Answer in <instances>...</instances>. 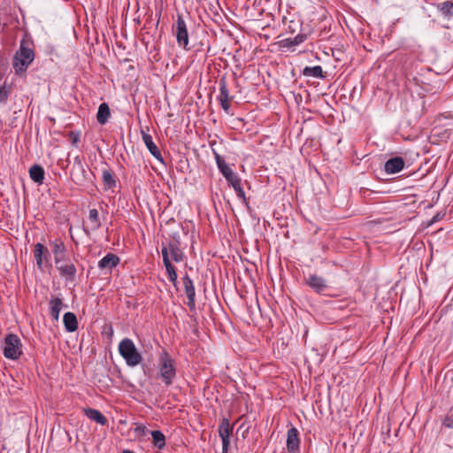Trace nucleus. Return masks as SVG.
Wrapping results in <instances>:
<instances>
[{
  "label": "nucleus",
  "instance_id": "obj_1",
  "mask_svg": "<svg viewBox=\"0 0 453 453\" xmlns=\"http://www.w3.org/2000/svg\"><path fill=\"white\" fill-rule=\"evenodd\" d=\"M163 263L168 275V280L176 286L177 284V273L175 267L172 264V260L175 263H180L184 258V253L180 248L179 242H168L162 244L161 249Z\"/></svg>",
  "mask_w": 453,
  "mask_h": 453
},
{
  "label": "nucleus",
  "instance_id": "obj_2",
  "mask_svg": "<svg viewBox=\"0 0 453 453\" xmlns=\"http://www.w3.org/2000/svg\"><path fill=\"white\" fill-rule=\"evenodd\" d=\"M29 45L27 40L22 39L19 49L13 58L12 65L17 74L25 73L35 59L34 50Z\"/></svg>",
  "mask_w": 453,
  "mask_h": 453
},
{
  "label": "nucleus",
  "instance_id": "obj_3",
  "mask_svg": "<svg viewBox=\"0 0 453 453\" xmlns=\"http://www.w3.org/2000/svg\"><path fill=\"white\" fill-rule=\"evenodd\" d=\"M158 370L160 377L165 385H172L173 379L176 376L175 363L170 354L165 350H164L160 355Z\"/></svg>",
  "mask_w": 453,
  "mask_h": 453
},
{
  "label": "nucleus",
  "instance_id": "obj_4",
  "mask_svg": "<svg viewBox=\"0 0 453 453\" xmlns=\"http://www.w3.org/2000/svg\"><path fill=\"white\" fill-rule=\"evenodd\" d=\"M119 352L129 366L138 365L142 360V355L129 338H125L119 342Z\"/></svg>",
  "mask_w": 453,
  "mask_h": 453
},
{
  "label": "nucleus",
  "instance_id": "obj_5",
  "mask_svg": "<svg viewBox=\"0 0 453 453\" xmlns=\"http://www.w3.org/2000/svg\"><path fill=\"white\" fill-rule=\"evenodd\" d=\"M3 353L8 359L17 360L22 355V343L17 334H6Z\"/></svg>",
  "mask_w": 453,
  "mask_h": 453
},
{
  "label": "nucleus",
  "instance_id": "obj_6",
  "mask_svg": "<svg viewBox=\"0 0 453 453\" xmlns=\"http://www.w3.org/2000/svg\"><path fill=\"white\" fill-rule=\"evenodd\" d=\"M54 261L60 276L64 278L65 281L73 282L76 277L77 268L75 265L70 261L67 254L58 257V260Z\"/></svg>",
  "mask_w": 453,
  "mask_h": 453
},
{
  "label": "nucleus",
  "instance_id": "obj_7",
  "mask_svg": "<svg viewBox=\"0 0 453 453\" xmlns=\"http://www.w3.org/2000/svg\"><path fill=\"white\" fill-rule=\"evenodd\" d=\"M34 257L36 266L40 271H44L45 268H51L50 253L49 249L43 244L38 242L34 246Z\"/></svg>",
  "mask_w": 453,
  "mask_h": 453
},
{
  "label": "nucleus",
  "instance_id": "obj_8",
  "mask_svg": "<svg viewBox=\"0 0 453 453\" xmlns=\"http://www.w3.org/2000/svg\"><path fill=\"white\" fill-rule=\"evenodd\" d=\"M70 178L76 185L80 186H84L88 180L85 165L79 156L73 160V165L70 171Z\"/></svg>",
  "mask_w": 453,
  "mask_h": 453
},
{
  "label": "nucleus",
  "instance_id": "obj_9",
  "mask_svg": "<svg viewBox=\"0 0 453 453\" xmlns=\"http://www.w3.org/2000/svg\"><path fill=\"white\" fill-rule=\"evenodd\" d=\"M234 424H230L229 419L223 418L219 426V435L222 441V453H227L230 446V437L233 434Z\"/></svg>",
  "mask_w": 453,
  "mask_h": 453
},
{
  "label": "nucleus",
  "instance_id": "obj_10",
  "mask_svg": "<svg viewBox=\"0 0 453 453\" xmlns=\"http://www.w3.org/2000/svg\"><path fill=\"white\" fill-rule=\"evenodd\" d=\"M176 41L180 47L188 50V33L186 22L182 16L178 15L176 24L173 27Z\"/></svg>",
  "mask_w": 453,
  "mask_h": 453
},
{
  "label": "nucleus",
  "instance_id": "obj_11",
  "mask_svg": "<svg viewBox=\"0 0 453 453\" xmlns=\"http://www.w3.org/2000/svg\"><path fill=\"white\" fill-rule=\"evenodd\" d=\"M219 95L218 96V100L221 108L226 112H229L230 110V102L233 100V96H230L229 89L227 87L226 78L225 76L221 77L219 81Z\"/></svg>",
  "mask_w": 453,
  "mask_h": 453
},
{
  "label": "nucleus",
  "instance_id": "obj_12",
  "mask_svg": "<svg viewBox=\"0 0 453 453\" xmlns=\"http://www.w3.org/2000/svg\"><path fill=\"white\" fill-rule=\"evenodd\" d=\"M305 283L315 293L319 295L325 294V292L329 288L326 279L317 274H310L309 277L305 279Z\"/></svg>",
  "mask_w": 453,
  "mask_h": 453
},
{
  "label": "nucleus",
  "instance_id": "obj_13",
  "mask_svg": "<svg viewBox=\"0 0 453 453\" xmlns=\"http://www.w3.org/2000/svg\"><path fill=\"white\" fill-rule=\"evenodd\" d=\"M184 291L188 298L187 305L190 311L196 310V290L193 280L186 273L182 278Z\"/></svg>",
  "mask_w": 453,
  "mask_h": 453
},
{
  "label": "nucleus",
  "instance_id": "obj_14",
  "mask_svg": "<svg viewBox=\"0 0 453 453\" xmlns=\"http://www.w3.org/2000/svg\"><path fill=\"white\" fill-rule=\"evenodd\" d=\"M215 159L220 173L225 177L229 185L233 184L239 179V176L231 169V167L219 154H215Z\"/></svg>",
  "mask_w": 453,
  "mask_h": 453
},
{
  "label": "nucleus",
  "instance_id": "obj_15",
  "mask_svg": "<svg viewBox=\"0 0 453 453\" xmlns=\"http://www.w3.org/2000/svg\"><path fill=\"white\" fill-rule=\"evenodd\" d=\"M120 258L114 253H107L102 259L98 261V267L101 270L111 272L113 268L119 265Z\"/></svg>",
  "mask_w": 453,
  "mask_h": 453
},
{
  "label": "nucleus",
  "instance_id": "obj_16",
  "mask_svg": "<svg viewBox=\"0 0 453 453\" xmlns=\"http://www.w3.org/2000/svg\"><path fill=\"white\" fill-rule=\"evenodd\" d=\"M405 162L401 157H394L385 162L384 170L388 174H395L403 169Z\"/></svg>",
  "mask_w": 453,
  "mask_h": 453
},
{
  "label": "nucleus",
  "instance_id": "obj_17",
  "mask_svg": "<svg viewBox=\"0 0 453 453\" xmlns=\"http://www.w3.org/2000/svg\"><path fill=\"white\" fill-rule=\"evenodd\" d=\"M307 40V35L304 33H299L294 37H288L278 42L279 47L281 49H289L297 46Z\"/></svg>",
  "mask_w": 453,
  "mask_h": 453
},
{
  "label": "nucleus",
  "instance_id": "obj_18",
  "mask_svg": "<svg viewBox=\"0 0 453 453\" xmlns=\"http://www.w3.org/2000/svg\"><path fill=\"white\" fill-rule=\"evenodd\" d=\"M299 432L295 426H291L287 434V449L289 452H295L299 449Z\"/></svg>",
  "mask_w": 453,
  "mask_h": 453
},
{
  "label": "nucleus",
  "instance_id": "obj_19",
  "mask_svg": "<svg viewBox=\"0 0 453 453\" xmlns=\"http://www.w3.org/2000/svg\"><path fill=\"white\" fill-rule=\"evenodd\" d=\"M142 141L145 143L147 149L153 155V157L155 158H157V160H159L160 162H163L162 154H161L159 149L157 148V146L153 142L151 135L147 134L143 130H142Z\"/></svg>",
  "mask_w": 453,
  "mask_h": 453
},
{
  "label": "nucleus",
  "instance_id": "obj_20",
  "mask_svg": "<svg viewBox=\"0 0 453 453\" xmlns=\"http://www.w3.org/2000/svg\"><path fill=\"white\" fill-rule=\"evenodd\" d=\"M83 413L88 418L96 422L101 426H106L108 423L106 417L98 410L93 408H85L83 409Z\"/></svg>",
  "mask_w": 453,
  "mask_h": 453
},
{
  "label": "nucleus",
  "instance_id": "obj_21",
  "mask_svg": "<svg viewBox=\"0 0 453 453\" xmlns=\"http://www.w3.org/2000/svg\"><path fill=\"white\" fill-rule=\"evenodd\" d=\"M64 306L65 305L63 303L62 298L56 296V297H53L52 299H50V301L49 303L50 314L54 320H56V321L58 320L60 311Z\"/></svg>",
  "mask_w": 453,
  "mask_h": 453
},
{
  "label": "nucleus",
  "instance_id": "obj_22",
  "mask_svg": "<svg viewBox=\"0 0 453 453\" xmlns=\"http://www.w3.org/2000/svg\"><path fill=\"white\" fill-rule=\"evenodd\" d=\"M102 180L105 190L116 187V177L113 171L110 168H104L102 173Z\"/></svg>",
  "mask_w": 453,
  "mask_h": 453
},
{
  "label": "nucleus",
  "instance_id": "obj_23",
  "mask_svg": "<svg viewBox=\"0 0 453 453\" xmlns=\"http://www.w3.org/2000/svg\"><path fill=\"white\" fill-rule=\"evenodd\" d=\"M88 227L89 230L95 232L100 229L102 226L101 219L99 216V212L96 209H90L88 211Z\"/></svg>",
  "mask_w": 453,
  "mask_h": 453
},
{
  "label": "nucleus",
  "instance_id": "obj_24",
  "mask_svg": "<svg viewBox=\"0 0 453 453\" xmlns=\"http://www.w3.org/2000/svg\"><path fill=\"white\" fill-rule=\"evenodd\" d=\"M63 323L67 332L73 333L78 329V320L73 312H65L63 317Z\"/></svg>",
  "mask_w": 453,
  "mask_h": 453
},
{
  "label": "nucleus",
  "instance_id": "obj_25",
  "mask_svg": "<svg viewBox=\"0 0 453 453\" xmlns=\"http://www.w3.org/2000/svg\"><path fill=\"white\" fill-rule=\"evenodd\" d=\"M29 176L34 182L38 185H42L45 176L43 167L39 165H32L29 169Z\"/></svg>",
  "mask_w": 453,
  "mask_h": 453
},
{
  "label": "nucleus",
  "instance_id": "obj_26",
  "mask_svg": "<svg viewBox=\"0 0 453 453\" xmlns=\"http://www.w3.org/2000/svg\"><path fill=\"white\" fill-rule=\"evenodd\" d=\"M50 244L54 255V260H58V257L65 256L67 254L66 247L62 240L56 239L51 241Z\"/></svg>",
  "mask_w": 453,
  "mask_h": 453
},
{
  "label": "nucleus",
  "instance_id": "obj_27",
  "mask_svg": "<svg viewBox=\"0 0 453 453\" xmlns=\"http://www.w3.org/2000/svg\"><path fill=\"white\" fill-rule=\"evenodd\" d=\"M111 116L110 107L106 103H102L97 111L96 119L97 122L101 125H104L108 122V119Z\"/></svg>",
  "mask_w": 453,
  "mask_h": 453
},
{
  "label": "nucleus",
  "instance_id": "obj_28",
  "mask_svg": "<svg viewBox=\"0 0 453 453\" xmlns=\"http://www.w3.org/2000/svg\"><path fill=\"white\" fill-rule=\"evenodd\" d=\"M302 73L305 77L325 78L323 69L320 65H315L312 67L306 66L303 68Z\"/></svg>",
  "mask_w": 453,
  "mask_h": 453
},
{
  "label": "nucleus",
  "instance_id": "obj_29",
  "mask_svg": "<svg viewBox=\"0 0 453 453\" xmlns=\"http://www.w3.org/2000/svg\"><path fill=\"white\" fill-rule=\"evenodd\" d=\"M437 10L445 17H453V3L444 1L436 4Z\"/></svg>",
  "mask_w": 453,
  "mask_h": 453
},
{
  "label": "nucleus",
  "instance_id": "obj_30",
  "mask_svg": "<svg viewBox=\"0 0 453 453\" xmlns=\"http://www.w3.org/2000/svg\"><path fill=\"white\" fill-rule=\"evenodd\" d=\"M150 434L154 446L159 449H162L165 446V437L164 434L159 430L151 431Z\"/></svg>",
  "mask_w": 453,
  "mask_h": 453
},
{
  "label": "nucleus",
  "instance_id": "obj_31",
  "mask_svg": "<svg viewBox=\"0 0 453 453\" xmlns=\"http://www.w3.org/2000/svg\"><path fill=\"white\" fill-rule=\"evenodd\" d=\"M230 186H232L233 188L234 189V191L236 192L238 198L241 199L243 203H247V199H246V196H245V193H244L243 188H242V185H241V179L239 178L237 180H235Z\"/></svg>",
  "mask_w": 453,
  "mask_h": 453
},
{
  "label": "nucleus",
  "instance_id": "obj_32",
  "mask_svg": "<svg viewBox=\"0 0 453 453\" xmlns=\"http://www.w3.org/2000/svg\"><path fill=\"white\" fill-rule=\"evenodd\" d=\"M10 96V88L4 83L0 86V104H4L8 100Z\"/></svg>",
  "mask_w": 453,
  "mask_h": 453
},
{
  "label": "nucleus",
  "instance_id": "obj_33",
  "mask_svg": "<svg viewBox=\"0 0 453 453\" xmlns=\"http://www.w3.org/2000/svg\"><path fill=\"white\" fill-rule=\"evenodd\" d=\"M442 425L447 428H453V409H450L446 414Z\"/></svg>",
  "mask_w": 453,
  "mask_h": 453
},
{
  "label": "nucleus",
  "instance_id": "obj_34",
  "mask_svg": "<svg viewBox=\"0 0 453 453\" xmlns=\"http://www.w3.org/2000/svg\"><path fill=\"white\" fill-rule=\"evenodd\" d=\"M68 136L70 137L72 144L77 147L81 141V133L79 131H71L69 132Z\"/></svg>",
  "mask_w": 453,
  "mask_h": 453
},
{
  "label": "nucleus",
  "instance_id": "obj_35",
  "mask_svg": "<svg viewBox=\"0 0 453 453\" xmlns=\"http://www.w3.org/2000/svg\"><path fill=\"white\" fill-rule=\"evenodd\" d=\"M134 431L138 436H145L149 433V430L146 428V426L141 424L136 425Z\"/></svg>",
  "mask_w": 453,
  "mask_h": 453
},
{
  "label": "nucleus",
  "instance_id": "obj_36",
  "mask_svg": "<svg viewBox=\"0 0 453 453\" xmlns=\"http://www.w3.org/2000/svg\"><path fill=\"white\" fill-rule=\"evenodd\" d=\"M299 27L300 26L297 22L291 20L288 26L287 33L293 35L297 31Z\"/></svg>",
  "mask_w": 453,
  "mask_h": 453
},
{
  "label": "nucleus",
  "instance_id": "obj_37",
  "mask_svg": "<svg viewBox=\"0 0 453 453\" xmlns=\"http://www.w3.org/2000/svg\"><path fill=\"white\" fill-rule=\"evenodd\" d=\"M123 453H134V452H133V451H131V450H128V449H125V450L123 451Z\"/></svg>",
  "mask_w": 453,
  "mask_h": 453
},
{
  "label": "nucleus",
  "instance_id": "obj_38",
  "mask_svg": "<svg viewBox=\"0 0 453 453\" xmlns=\"http://www.w3.org/2000/svg\"><path fill=\"white\" fill-rule=\"evenodd\" d=\"M242 426H243V425H241V426H239V428L237 429V432H238L240 429H242Z\"/></svg>",
  "mask_w": 453,
  "mask_h": 453
}]
</instances>
